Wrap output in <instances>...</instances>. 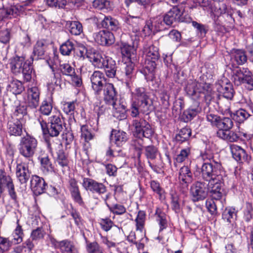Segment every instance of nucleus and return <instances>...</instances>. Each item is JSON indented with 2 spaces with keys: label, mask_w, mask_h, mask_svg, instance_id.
Masks as SVG:
<instances>
[{
  "label": "nucleus",
  "mask_w": 253,
  "mask_h": 253,
  "mask_svg": "<svg viewBox=\"0 0 253 253\" xmlns=\"http://www.w3.org/2000/svg\"><path fill=\"white\" fill-rule=\"evenodd\" d=\"M152 105L146 90L143 87H138L132 92V99L128 109L130 116L133 118L139 116L140 113L148 114Z\"/></svg>",
  "instance_id": "1"
},
{
  "label": "nucleus",
  "mask_w": 253,
  "mask_h": 253,
  "mask_svg": "<svg viewBox=\"0 0 253 253\" xmlns=\"http://www.w3.org/2000/svg\"><path fill=\"white\" fill-rule=\"evenodd\" d=\"M92 65L98 69H103L108 78H114L116 74V61L112 58L105 56L98 51H93L88 55Z\"/></svg>",
  "instance_id": "2"
},
{
  "label": "nucleus",
  "mask_w": 253,
  "mask_h": 253,
  "mask_svg": "<svg viewBox=\"0 0 253 253\" xmlns=\"http://www.w3.org/2000/svg\"><path fill=\"white\" fill-rule=\"evenodd\" d=\"M187 95L194 100L204 97L206 102L211 99L212 88L210 84L190 80L185 87Z\"/></svg>",
  "instance_id": "3"
},
{
  "label": "nucleus",
  "mask_w": 253,
  "mask_h": 253,
  "mask_svg": "<svg viewBox=\"0 0 253 253\" xmlns=\"http://www.w3.org/2000/svg\"><path fill=\"white\" fill-rule=\"evenodd\" d=\"M102 92H103L104 101L108 105H111L115 110L114 116L122 120L126 118L125 107L124 105L117 104V92L112 84L104 83L103 86Z\"/></svg>",
  "instance_id": "4"
},
{
  "label": "nucleus",
  "mask_w": 253,
  "mask_h": 253,
  "mask_svg": "<svg viewBox=\"0 0 253 253\" xmlns=\"http://www.w3.org/2000/svg\"><path fill=\"white\" fill-rule=\"evenodd\" d=\"M38 120L44 135L48 134L52 137H56L63 129L64 122L61 120L59 113H56L49 117L48 123L42 116L39 117Z\"/></svg>",
  "instance_id": "5"
},
{
  "label": "nucleus",
  "mask_w": 253,
  "mask_h": 253,
  "mask_svg": "<svg viewBox=\"0 0 253 253\" xmlns=\"http://www.w3.org/2000/svg\"><path fill=\"white\" fill-rule=\"evenodd\" d=\"M196 167L201 173L202 178L206 181L218 177L219 174L225 173L220 162L214 160L211 161V162H204L201 166L196 165Z\"/></svg>",
  "instance_id": "6"
},
{
  "label": "nucleus",
  "mask_w": 253,
  "mask_h": 253,
  "mask_svg": "<svg viewBox=\"0 0 253 253\" xmlns=\"http://www.w3.org/2000/svg\"><path fill=\"white\" fill-rule=\"evenodd\" d=\"M38 146L37 139L33 136L27 134L22 137L18 145L19 154L28 160L29 164H33V157L36 151Z\"/></svg>",
  "instance_id": "7"
},
{
  "label": "nucleus",
  "mask_w": 253,
  "mask_h": 253,
  "mask_svg": "<svg viewBox=\"0 0 253 253\" xmlns=\"http://www.w3.org/2000/svg\"><path fill=\"white\" fill-rule=\"evenodd\" d=\"M225 176V174H219L218 177L208 181L207 186L212 199L219 200L226 194V191L224 188V177Z\"/></svg>",
  "instance_id": "8"
},
{
  "label": "nucleus",
  "mask_w": 253,
  "mask_h": 253,
  "mask_svg": "<svg viewBox=\"0 0 253 253\" xmlns=\"http://www.w3.org/2000/svg\"><path fill=\"white\" fill-rule=\"evenodd\" d=\"M132 126L134 127V133L139 138L142 137L150 138L153 134L150 124L143 119H136L133 121Z\"/></svg>",
  "instance_id": "9"
},
{
  "label": "nucleus",
  "mask_w": 253,
  "mask_h": 253,
  "mask_svg": "<svg viewBox=\"0 0 253 253\" xmlns=\"http://www.w3.org/2000/svg\"><path fill=\"white\" fill-rule=\"evenodd\" d=\"M82 186L86 191L100 196L106 194L107 191V187L104 184L89 178H83Z\"/></svg>",
  "instance_id": "10"
},
{
  "label": "nucleus",
  "mask_w": 253,
  "mask_h": 253,
  "mask_svg": "<svg viewBox=\"0 0 253 253\" xmlns=\"http://www.w3.org/2000/svg\"><path fill=\"white\" fill-rule=\"evenodd\" d=\"M207 184L203 182L197 181L193 184L190 189V193L194 201L204 200L207 196Z\"/></svg>",
  "instance_id": "11"
},
{
  "label": "nucleus",
  "mask_w": 253,
  "mask_h": 253,
  "mask_svg": "<svg viewBox=\"0 0 253 253\" xmlns=\"http://www.w3.org/2000/svg\"><path fill=\"white\" fill-rule=\"evenodd\" d=\"M145 219V212L143 211H139L135 221L136 222V231L140 232V238L138 239L136 243H134L138 250L143 249L144 247V244L142 243L141 241L145 236L143 230L144 228Z\"/></svg>",
  "instance_id": "12"
},
{
  "label": "nucleus",
  "mask_w": 253,
  "mask_h": 253,
  "mask_svg": "<svg viewBox=\"0 0 253 253\" xmlns=\"http://www.w3.org/2000/svg\"><path fill=\"white\" fill-rule=\"evenodd\" d=\"M91 87L96 95H100L105 82L104 74L99 71H94L90 77Z\"/></svg>",
  "instance_id": "13"
},
{
  "label": "nucleus",
  "mask_w": 253,
  "mask_h": 253,
  "mask_svg": "<svg viewBox=\"0 0 253 253\" xmlns=\"http://www.w3.org/2000/svg\"><path fill=\"white\" fill-rule=\"evenodd\" d=\"M183 11L177 6H173L164 16L163 20L166 25L171 26L173 23L182 21L181 16Z\"/></svg>",
  "instance_id": "14"
},
{
  "label": "nucleus",
  "mask_w": 253,
  "mask_h": 253,
  "mask_svg": "<svg viewBox=\"0 0 253 253\" xmlns=\"http://www.w3.org/2000/svg\"><path fill=\"white\" fill-rule=\"evenodd\" d=\"M94 38L98 43L103 46H110L115 42L113 34L106 30L100 31L95 33Z\"/></svg>",
  "instance_id": "15"
},
{
  "label": "nucleus",
  "mask_w": 253,
  "mask_h": 253,
  "mask_svg": "<svg viewBox=\"0 0 253 253\" xmlns=\"http://www.w3.org/2000/svg\"><path fill=\"white\" fill-rule=\"evenodd\" d=\"M30 186L34 194L38 196L45 192L47 185L42 177L34 175L31 178Z\"/></svg>",
  "instance_id": "16"
},
{
  "label": "nucleus",
  "mask_w": 253,
  "mask_h": 253,
  "mask_svg": "<svg viewBox=\"0 0 253 253\" xmlns=\"http://www.w3.org/2000/svg\"><path fill=\"white\" fill-rule=\"evenodd\" d=\"M178 180L180 184L182 186L183 190H187L189 185L193 180L192 172L188 166H183L180 169Z\"/></svg>",
  "instance_id": "17"
},
{
  "label": "nucleus",
  "mask_w": 253,
  "mask_h": 253,
  "mask_svg": "<svg viewBox=\"0 0 253 253\" xmlns=\"http://www.w3.org/2000/svg\"><path fill=\"white\" fill-rule=\"evenodd\" d=\"M30 172L28 165L24 162L17 164L16 168V175L22 184H25L30 177Z\"/></svg>",
  "instance_id": "18"
},
{
  "label": "nucleus",
  "mask_w": 253,
  "mask_h": 253,
  "mask_svg": "<svg viewBox=\"0 0 253 253\" xmlns=\"http://www.w3.org/2000/svg\"><path fill=\"white\" fill-rule=\"evenodd\" d=\"M230 148L233 157L237 161L241 163H249L250 162L251 159V156L240 146L235 144H231Z\"/></svg>",
  "instance_id": "19"
},
{
  "label": "nucleus",
  "mask_w": 253,
  "mask_h": 253,
  "mask_svg": "<svg viewBox=\"0 0 253 253\" xmlns=\"http://www.w3.org/2000/svg\"><path fill=\"white\" fill-rule=\"evenodd\" d=\"M40 90L37 87L34 86L28 90L27 104L31 108L36 109L39 104Z\"/></svg>",
  "instance_id": "20"
},
{
  "label": "nucleus",
  "mask_w": 253,
  "mask_h": 253,
  "mask_svg": "<svg viewBox=\"0 0 253 253\" xmlns=\"http://www.w3.org/2000/svg\"><path fill=\"white\" fill-rule=\"evenodd\" d=\"M26 55L22 54L21 56L16 55L10 59V67L12 72L14 74L20 73V71L24 64H27V61L25 60Z\"/></svg>",
  "instance_id": "21"
},
{
  "label": "nucleus",
  "mask_w": 253,
  "mask_h": 253,
  "mask_svg": "<svg viewBox=\"0 0 253 253\" xmlns=\"http://www.w3.org/2000/svg\"><path fill=\"white\" fill-rule=\"evenodd\" d=\"M251 72L248 68H238L233 71L232 79L233 82L237 85L245 84V81Z\"/></svg>",
  "instance_id": "22"
},
{
  "label": "nucleus",
  "mask_w": 253,
  "mask_h": 253,
  "mask_svg": "<svg viewBox=\"0 0 253 253\" xmlns=\"http://www.w3.org/2000/svg\"><path fill=\"white\" fill-rule=\"evenodd\" d=\"M216 89L218 92L223 94L224 97L231 99L234 94V90L232 84L230 82L219 83L216 84Z\"/></svg>",
  "instance_id": "23"
},
{
  "label": "nucleus",
  "mask_w": 253,
  "mask_h": 253,
  "mask_svg": "<svg viewBox=\"0 0 253 253\" xmlns=\"http://www.w3.org/2000/svg\"><path fill=\"white\" fill-rule=\"evenodd\" d=\"M110 140L117 146L122 147L127 141L128 136L123 131L113 130L110 136Z\"/></svg>",
  "instance_id": "24"
},
{
  "label": "nucleus",
  "mask_w": 253,
  "mask_h": 253,
  "mask_svg": "<svg viewBox=\"0 0 253 253\" xmlns=\"http://www.w3.org/2000/svg\"><path fill=\"white\" fill-rule=\"evenodd\" d=\"M22 128V123L18 119H11L7 123L8 132L11 135H21Z\"/></svg>",
  "instance_id": "25"
},
{
  "label": "nucleus",
  "mask_w": 253,
  "mask_h": 253,
  "mask_svg": "<svg viewBox=\"0 0 253 253\" xmlns=\"http://www.w3.org/2000/svg\"><path fill=\"white\" fill-rule=\"evenodd\" d=\"M118 44L122 56L127 58L131 61L132 56L135 55L136 52L134 46L122 41Z\"/></svg>",
  "instance_id": "26"
},
{
  "label": "nucleus",
  "mask_w": 253,
  "mask_h": 253,
  "mask_svg": "<svg viewBox=\"0 0 253 253\" xmlns=\"http://www.w3.org/2000/svg\"><path fill=\"white\" fill-rule=\"evenodd\" d=\"M202 109L199 106V103L195 102L192 106H191L187 110L183 112V117L185 122H188L196 117Z\"/></svg>",
  "instance_id": "27"
},
{
  "label": "nucleus",
  "mask_w": 253,
  "mask_h": 253,
  "mask_svg": "<svg viewBox=\"0 0 253 253\" xmlns=\"http://www.w3.org/2000/svg\"><path fill=\"white\" fill-rule=\"evenodd\" d=\"M233 119L241 123L244 122L250 117L253 116V111L251 109H240L231 115Z\"/></svg>",
  "instance_id": "28"
},
{
  "label": "nucleus",
  "mask_w": 253,
  "mask_h": 253,
  "mask_svg": "<svg viewBox=\"0 0 253 253\" xmlns=\"http://www.w3.org/2000/svg\"><path fill=\"white\" fill-rule=\"evenodd\" d=\"M231 58L238 65H243L247 61L245 51L241 49H233L231 51Z\"/></svg>",
  "instance_id": "29"
},
{
  "label": "nucleus",
  "mask_w": 253,
  "mask_h": 253,
  "mask_svg": "<svg viewBox=\"0 0 253 253\" xmlns=\"http://www.w3.org/2000/svg\"><path fill=\"white\" fill-rule=\"evenodd\" d=\"M110 196V193H107L105 197L102 196V200L105 202L106 204L108 207L110 211L113 213L118 215L123 214L125 213L126 212V209L124 206L120 204H115L110 206L107 203L106 201L109 198Z\"/></svg>",
  "instance_id": "30"
},
{
  "label": "nucleus",
  "mask_w": 253,
  "mask_h": 253,
  "mask_svg": "<svg viewBox=\"0 0 253 253\" xmlns=\"http://www.w3.org/2000/svg\"><path fill=\"white\" fill-rule=\"evenodd\" d=\"M101 25L102 28L112 31H116L119 28L118 21L111 16H105Z\"/></svg>",
  "instance_id": "31"
},
{
  "label": "nucleus",
  "mask_w": 253,
  "mask_h": 253,
  "mask_svg": "<svg viewBox=\"0 0 253 253\" xmlns=\"http://www.w3.org/2000/svg\"><path fill=\"white\" fill-rule=\"evenodd\" d=\"M66 26L69 32L74 35H80L83 31L82 25L79 21H68Z\"/></svg>",
  "instance_id": "32"
},
{
  "label": "nucleus",
  "mask_w": 253,
  "mask_h": 253,
  "mask_svg": "<svg viewBox=\"0 0 253 253\" xmlns=\"http://www.w3.org/2000/svg\"><path fill=\"white\" fill-rule=\"evenodd\" d=\"M59 250L62 253H78V250L73 243L69 240L61 241Z\"/></svg>",
  "instance_id": "33"
},
{
  "label": "nucleus",
  "mask_w": 253,
  "mask_h": 253,
  "mask_svg": "<svg viewBox=\"0 0 253 253\" xmlns=\"http://www.w3.org/2000/svg\"><path fill=\"white\" fill-rule=\"evenodd\" d=\"M237 211L233 207L226 208L222 213V218L229 223L235 221L237 217Z\"/></svg>",
  "instance_id": "34"
},
{
  "label": "nucleus",
  "mask_w": 253,
  "mask_h": 253,
  "mask_svg": "<svg viewBox=\"0 0 253 253\" xmlns=\"http://www.w3.org/2000/svg\"><path fill=\"white\" fill-rule=\"evenodd\" d=\"M8 89L13 94H20L24 89L22 83L17 80H12L7 85Z\"/></svg>",
  "instance_id": "35"
},
{
  "label": "nucleus",
  "mask_w": 253,
  "mask_h": 253,
  "mask_svg": "<svg viewBox=\"0 0 253 253\" xmlns=\"http://www.w3.org/2000/svg\"><path fill=\"white\" fill-rule=\"evenodd\" d=\"M41 169L45 173H49L53 171L54 167L48 156H44L39 158Z\"/></svg>",
  "instance_id": "36"
},
{
  "label": "nucleus",
  "mask_w": 253,
  "mask_h": 253,
  "mask_svg": "<svg viewBox=\"0 0 253 253\" xmlns=\"http://www.w3.org/2000/svg\"><path fill=\"white\" fill-rule=\"evenodd\" d=\"M156 220L158 222L160 230L165 229L167 227V215L160 208H157L155 212Z\"/></svg>",
  "instance_id": "37"
},
{
  "label": "nucleus",
  "mask_w": 253,
  "mask_h": 253,
  "mask_svg": "<svg viewBox=\"0 0 253 253\" xmlns=\"http://www.w3.org/2000/svg\"><path fill=\"white\" fill-rule=\"evenodd\" d=\"M146 58L148 60L151 59L154 61H157L159 58L158 49L154 45H151L145 48L144 51Z\"/></svg>",
  "instance_id": "38"
},
{
  "label": "nucleus",
  "mask_w": 253,
  "mask_h": 253,
  "mask_svg": "<svg viewBox=\"0 0 253 253\" xmlns=\"http://www.w3.org/2000/svg\"><path fill=\"white\" fill-rule=\"evenodd\" d=\"M55 162L63 169L68 168L69 160L68 156L63 150H59L57 153Z\"/></svg>",
  "instance_id": "39"
},
{
  "label": "nucleus",
  "mask_w": 253,
  "mask_h": 253,
  "mask_svg": "<svg viewBox=\"0 0 253 253\" xmlns=\"http://www.w3.org/2000/svg\"><path fill=\"white\" fill-rule=\"evenodd\" d=\"M75 50V44L73 42L67 40L60 47V52L63 55L69 56Z\"/></svg>",
  "instance_id": "40"
},
{
  "label": "nucleus",
  "mask_w": 253,
  "mask_h": 253,
  "mask_svg": "<svg viewBox=\"0 0 253 253\" xmlns=\"http://www.w3.org/2000/svg\"><path fill=\"white\" fill-rule=\"evenodd\" d=\"M18 5H11L8 8H4V7L0 10V18L3 17H8L11 16L17 15L19 11Z\"/></svg>",
  "instance_id": "41"
},
{
  "label": "nucleus",
  "mask_w": 253,
  "mask_h": 253,
  "mask_svg": "<svg viewBox=\"0 0 253 253\" xmlns=\"http://www.w3.org/2000/svg\"><path fill=\"white\" fill-rule=\"evenodd\" d=\"M33 67L30 62H28L23 65V68L20 71L22 73L24 80L28 82H30L32 78Z\"/></svg>",
  "instance_id": "42"
},
{
  "label": "nucleus",
  "mask_w": 253,
  "mask_h": 253,
  "mask_svg": "<svg viewBox=\"0 0 253 253\" xmlns=\"http://www.w3.org/2000/svg\"><path fill=\"white\" fill-rule=\"evenodd\" d=\"M156 61L154 60L146 59L145 66L144 67V71L146 74H150L151 80L154 78L155 69L156 67Z\"/></svg>",
  "instance_id": "43"
},
{
  "label": "nucleus",
  "mask_w": 253,
  "mask_h": 253,
  "mask_svg": "<svg viewBox=\"0 0 253 253\" xmlns=\"http://www.w3.org/2000/svg\"><path fill=\"white\" fill-rule=\"evenodd\" d=\"M46 45L42 41H38L34 46L33 54L34 56H37V59L44 54Z\"/></svg>",
  "instance_id": "44"
},
{
  "label": "nucleus",
  "mask_w": 253,
  "mask_h": 253,
  "mask_svg": "<svg viewBox=\"0 0 253 253\" xmlns=\"http://www.w3.org/2000/svg\"><path fill=\"white\" fill-rule=\"evenodd\" d=\"M233 123L232 120L228 117L220 118L218 123L217 124V127L218 129L224 130H230L233 126Z\"/></svg>",
  "instance_id": "45"
},
{
  "label": "nucleus",
  "mask_w": 253,
  "mask_h": 253,
  "mask_svg": "<svg viewBox=\"0 0 253 253\" xmlns=\"http://www.w3.org/2000/svg\"><path fill=\"white\" fill-rule=\"evenodd\" d=\"M191 130L187 127L182 128L178 135L176 136V139L178 141L183 142L187 140L191 136Z\"/></svg>",
  "instance_id": "46"
},
{
  "label": "nucleus",
  "mask_w": 253,
  "mask_h": 253,
  "mask_svg": "<svg viewBox=\"0 0 253 253\" xmlns=\"http://www.w3.org/2000/svg\"><path fill=\"white\" fill-rule=\"evenodd\" d=\"M45 4L50 7L64 8L67 4L66 0H44Z\"/></svg>",
  "instance_id": "47"
},
{
  "label": "nucleus",
  "mask_w": 253,
  "mask_h": 253,
  "mask_svg": "<svg viewBox=\"0 0 253 253\" xmlns=\"http://www.w3.org/2000/svg\"><path fill=\"white\" fill-rule=\"evenodd\" d=\"M59 70L63 75L70 77L75 75V69L68 63L60 64Z\"/></svg>",
  "instance_id": "48"
},
{
  "label": "nucleus",
  "mask_w": 253,
  "mask_h": 253,
  "mask_svg": "<svg viewBox=\"0 0 253 253\" xmlns=\"http://www.w3.org/2000/svg\"><path fill=\"white\" fill-rule=\"evenodd\" d=\"M45 234L42 227H38L32 231L30 237L32 241H39L43 239Z\"/></svg>",
  "instance_id": "49"
},
{
  "label": "nucleus",
  "mask_w": 253,
  "mask_h": 253,
  "mask_svg": "<svg viewBox=\"0 0 253 253\" xmlns=\"http://www.w3.org/2000/svg\"><path fill=\"white\" fill-rule=\"evenodd\" d=\"M52 110V105L50 102L43 100L40 106L39 111L43 115L48 116Z\"/></svg>",
  "instance_id": "50"
},
{
  "label": "nucleus",
  "mask_w": 253,
  "mask_h": 253,
  "mask_svg": "<svg viewBox=\"0 0 253 253\" xmlns=\"http://www.w3.org/2000/svg\"><path fill=\"white\" fill-rule=\"evenodd\" d=\"M86 251L87 253H104L103 249L96 242L87 243Z\"/></svg>",
  "instance_id": "51"
},
{
  "label": "nucleus",
  "mask_w": 253,
  "mask_h": 253,
  "mask_svg": "<svg viewBox=\"0 0 253 253\" xmlns=\"http://www.w3.org/2000/svg\"><path fill=\"white\" fill-rule=\"evenodd\" d=\"M158 153L157 148L154 145H149L145 147V155L148 159H155Z\"/></svg>",
  "instance_id": "52"
},
{
  "label": "nucleus",
  "mask_w": 253,
  "mask_h": 253,
  "mask_svg": "<svg viewBox=\"0 0 253 253\" xmlns=\"http://www.w3.org/2000/svg\"><path fill=\"white\" fill-rule=\"evenodd\" d=\"M153 28L155 32L162 31L165 29L163 17H157L151 20Z\"/></svg>",
  "instance_id": "53"
},
{
  "label": "nucleus",
  "mask_w": 253,
  "mask_h": 253,
  "mask_svg": "<svg viewBox=\"0 0 253 253\" xmlns=\"http://www.w3.org/2000/svg\"><path fill=\"white\" fill-rule=\"evenodd\" d=\"M75 105L74 102H65L63 105V110L66 114L70 117H74Z\"/></svg>",
  "instance_id": "54"
},
{
  "label": "nucleus",
  "mask_w": 253,
  "mask_h": 253,
  "mask_svg": "<svg viewBox=\"0 0 253 253\" xmlns=\"http://www.w3.org/2000/svg\"><path fill=\"white\" fill-rule=\"evenodd\" d=\"M190 154V149L189 148H186L182 149L179 154H178L175 160L176 163H181L184 162L188 157Z\"/></svg>",
  "instance_id": "55"
},
{
  "label": "nucleus",
  "mask_w": 253,
  "mask_h": 253,
  "mask_svg": "<svg viewBox=\"0 0 253 253\" xmlns=\"http://www.w3.org/2000/svg\"><path fill=\"white\" fill-rule=\"evenodd\" d=\"M81 136L86 142H88L91 140L93 135L90 132L88 129V126L86 125H83L81 127Z\"/></svg>",
  "instance_id": "56"
},
{
  "label": "nucleus",
  "mask_w": 253,
  "mask_h": 253,
  "mask_svg": "<svg viewBox=\"0 0 253 253\" xmlns=\"http://www.w3.org/2000/svg\"><path fill=\"white\" fill-rule=\"evenodd\" d=\"M244 213V218L245 220L247 222H249L253 218V208L251 203H246Z\"/></svg>",
  "instance_id": "57"
},
{
  "label": "nucleus",
  "mask_w": 253,
  "mask_h": 253,
  "mask_svg": "<svg viewBox=\"0 0 253 253\" xmlns=\"http://www.w3.org/2000/svg\"><path fill=\"white\" fill-rule=\"evenodd\" d=\"M152 33H155L151 19L146 22L145 25L141 31V34L144 37L149 36Z\"/></svg>",
  "instance_id": "58"
},
{
  "label": "nucleus",
  "mask_w": 253,
  "mask_h": 253,
  "mask_svg": "<svg viewBox=\"0 0 253 253\" xmlns=\"http://www.w3.org/2000/svg\"><path fill=\"white\" fill-rule=\"evenodd\" d=\"M171 206L172 209L175 212L178 213L180 211V206L179 202V196L176 193H172L171 194Z\"/></svg>",
  "instance_id": "59"
},
{
  "label": "nucleus",
  "mask_w": 253,
  "mask_h": 253,
  "mask_svg": "<svg viewBox=\"0 0 253 253\" xmlns=\"http://www.w3.org/2000/svg\"><path fill=\"white\" fill-rule=\"evenodd\" d=\"M10 39V30L7 28H5L3 30H0V42L6 44L9 42Z\"/></svg>",
  "instance_id": "60"
},
{
  "label": "nucleus",
  "mask_w": 253,
  "mask_h": 253,
  "mask_svg": "<svg viewBox=\"0 0 253 253\" xmlns=\"http://www.w3.org/2000/svg\"><path fill=\"white\" fill-rule=\"evenodd\" d=\"M109 3V1L107 0H94L92 5L96 9L102 10L108 8Z\"/></svg>",
  "instance_id": "61"
},
{
  "label": "nucleus",
  "mask_w": 253,
  "mask_h": 253,
  "mask_svg": "<svg viewBox=\"0 0 253 253\" xmlns=\"http://www.w3.org/2000/svg\"><path fill=\"white\" fill-rule=\"evenodd\" d=\"M150 186L152 190L158 194L160 198H161L163 196L164 190L160 186V183L155 180H152L150 182Z\"/></svg>",
  "instance_id": "62"
},
{
  "label": "nucleus",
  "mask_w": 253,
  "mask_h": 253,
  "mask_svg": "<svg viewBox=\"0 0 253 253\" xmlns=\"http://www.w3.org/2000/svg\"><path fill=\"white\" fill-rule=\"evenodd\" d=\"M100 224L102 229L105 231H108L114 225L113 222L108 218H101Z\"/></svg>",
  "instance_id": "63"
},
{
  "label": "nucleus",
  "mask_w": 253,
  "mask_h": 253,
  "mask_svg": "<svg viewBox=\"0 0 253 253\" xmlns=\"http://www.w3.org/2000/svg\"><path fill=\"white\" fill-rule=\"evenodd\" d=\"M11 246V243L7 238L0 237V253L7 251Z\"/></svg>",
  "instance_id": "64"
}]
</instances>
